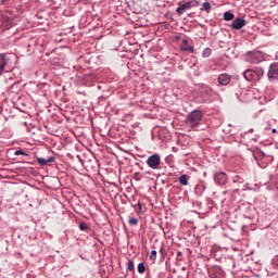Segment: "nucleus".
Listing matches in <instances>:
<instances>
[{
	"mask_svg": "<svg viewBox=\"0 0 278 278\" xmlns=\"http://www.w3.org/2000/svg\"><path fill=\"white\" fill-rule=\"evenodd\" d=\"M203 118V111L194 110L192 111L186 118V125L190 127V129H194V127H199L201 125V121Z\"/></svg>",
	"mask_w": 278,
	"mask_h": 278,
	"instance_id": "obj_1",
	"label": "nucleus"
},
{
	"mask_svg": "<svg viewBox=\"0 0 278 278\" xmlns=\"http://www.w3.org/2000/svg\"><path fill=\"white\" fill-rule=\"evenodd\" d=\"M162 164V156L160 154L155 153L148 157L147 165L149 168H152V170L160 169V165Z\"/></svg>",
	"mask_w": 278,
	"mask_h": 278,
	"instance_id": "obj_2",
	"label": "nucleus"
},
{
	"mask_svg": "<svg viewBox=\"0 0 278 278\" xmlns=\"http://www.w3.org/2000/svg\"><path fill=\"white\" fill-rule=\"evenodd\" d=\"M14 25L12 22V18L3 15L0 13V36L3 34V31H7V29H10Z\"/></svg>",
	"mask_w": 278,
	"mask_h": 278,
	"instance_id": "obj_3",
	"label": "nucleus"
},
{
	"mask_svg": "<svg viewBox=\"0 0 278 278\" xmlns=\"http://www.w3.org/2000/svg\"><path fill=\"white\" fill-rule=\"evenodd\" d=\"M9 65H10V56L5 53H0V77L4 73H8Z\"/></svg>",
	"mask_w": 278,
	"mask_h": 278,
	"instance_id": "obj_4",
	"label": "nucleus"
},
{
	"mask_svg": "<svg viewBox=\"0 0 278 278\" xmlns=\"http://www.w3.org/2000/svg\"><path fill=\"white\" fill-rule=\"evenodd\" d=\"M267 77L270 81H278V63H271L267 73Z\"/></svg>",
	"mask_w": 278,
	"mask_h": 278,
	"instance_id": "obj_5",
	"label": "nucleus"
},
{
	"mask_svg": "<svg viewBox=\"0 0 278 278\" xmlns=\"http://www.w3.org/2000/svg\"><path fill=\"white\" fill-rule=\"evenodd\" d=\"M214 181L218 186H225V184H227V174L224 172H216L214 174Z\"/></svg>",
	"mask_w": 278,
	"mask_h": 278,
	"instance_id": "obj_6",
	"label": "nucleus"
},
{
	"mask_svg": "<svg viewBox=\"0 0 278 278\" xmlns=\"http://www.w3.org/2000/svg\"><path fill=\"white\" fill-rule=\"evenodd\" d=\"M244 25H247V21L243 17H237L232 21L230 27L231 29H242V27H244Z\"/></svg>",
	"mask_w": 278,
	"mask_h": 278,
	"instance_id": "obj_7",
	"label": "nucleus"
},
{
	"mask_svg": "<svg viewBox=\"0 0 278 278\" xmlns=\"http://www.w3.org/2000/svg\"><path fill=\"white\" fill-rule=\"evenodd\" d=\"M217 79L220 86H229L231 81V75L224 73V74H220Z\"/></svg>",
	"mask_w": 278,
	"mask_h": 278,
	"instance_id": "obj_8",
	"label": "nucleus"
},
{
	"mask_svg": "<svg viewBox=\"0 0 278 278\" xmlns=\"http://www.w3.org/2000/svg\"><path fill=\"white\" fill-rule=\"evenodd\" d=\"M243 77H244V79H247V81H253V80L257 79V72H255L253 70H245L243 72Z\"/></svg>",
	"mask_w": 278,
	"mask_h": 278,
	"instance_id": "obj_9",
	"label": "nucleus"
},
{
	"mask_svg": "<svg viewBox=\"0 0 278 278\" xmlns=\"http://www.w3.org/2000/svg\"><path fill=\"white\" fill-rule=\"evenodd\" d=\"M190 41L188 39H182V43L180 45V51H185L187 53H194V47L189 45Z\"/></svg>",
	"mask_w": 278,
	"mask_h": 278,
	"instance_id": "obj_10",
	"label": "nucleus"
},
{
	"mask_svg": "<svg viewBox=\"0 0 278 278\" xmlns=\"http://www.w3.org/2000/svg\"><path fill=\"white\" fill-rule=\"evenodd\" d=\"M39 166H48L49 164L55 162V156H50L48 159H45V157H36Z\"/></svg>",
	"mask_w": 278,
	"mask_h": 278,
	"instance_id": "obj_11",
	"label": "nucleus"
},
{
	"mask_svg": "<svg viewBox=\"0 0 278 278\" xmlns=\"http://www.w3.org/2000/svg\"><path fill=\"white\" fill-rule=\"evenodd\" d=\"M251 63L252 64H260V62H262V54H260V52H252L251 55Z\"/></svg>",
	"mask_w": 278,
	"mask_h": 278,
	"instance_id": "obj_12",
	"label": "nucleus"
},
{
	"mask_svg": "<svg viewBox=\"0 0 278 278\" xmlns=\"http://www.w3.org/2000/svg\"><path fill=\"white\" fill-rule=\"evenodd\" d=\"M186 10H190V2L189 1L179 5L176 9V12H177V14H179L181 16V14H184V12H186Z\"/></svg>",
	"mask_w": 278,
	"mask_h": 278,
	"instance_id": "obj_13",
	"label": "nucleus"
},
{
	"mask_svg": "<svg viewBox=\"0 0 278 278\" xmlns=\"http://www.w3.org/2000/svg\"><path fill=\"white\" fill-rule=\"evenodd\" d=\"M180 186H188V175L184 174L178 178Z\"/></svg>",
	"mask_w": 278,
	"mask_h": 278,
	"instance_id": "obj_14",
	"label": "nucleus"
},
{
	"mask_svg": "<svg viewBox=\"0 0 278 278\" xmlns=\"http://www.w3.org/2000/svg\"><path fill=\"white\" fill-rule=\"evenodd\" d=\"M233 18H235V15L230 11H226L224 13V21H233Z\"/></svg>",
	"mask_w": 278,
	"mask_h": 278,
	"instance_id": "obj_15",
	"label": "nucleus"
},
{
	"mask_svg": "<svg viewBox=\"0 0 278 278\" xmlns=\"http://www.w3.org/2000/svg\"><path fill=\"white\" fill-rule=\"evenodd\" d=\"M203 10H205L206 14H210V12H212V4L210 2H204L201 11Z\"/></svg>",
	"mask_w": 278,
	"mask_h": 278,
	"instance_id": "obj_16",
	"label": "nucleus"
},
{
	"mask_svg": "<svg viewBox=\"0 0 278 278\" xmlns=\"http://www.w3.org/2000/svg\"><path fill=\"white\" fill-rule=\"evenodd\" d=\"M137 270H138L139 275H142L147 270V266H144V264L141 262L138 264Z\"/></svg>",
	"mask_w": 278,
	"mask_h": 278,
	"instance_id": "obj_17",
	"label": "nucleus"
},
{
	"mask_svg": "<svg viewBox=\"0 0 278 278\" xmlns=\"http://www.w3.org/2000/svg\"><path fill=\"white\" fill-rule=\"evenodd\" d=\"M212 55V49L205 48L202 52V58H210Z\"/></svg>",
	"mask_w": 278,
	"mask_h": 278,
	"instance_id": "obj_18",
	"label": "nucleus"
},
{
	"mask_svg": "<svg viewBox=\"0 0 278 278\" xmlns=\"http://www.w3.org/2000/svg\"><path fill=\"white\" fill-rule=\"evenodd\" d=\"M79 229H80V231H88L90 229V227H88V224H86V223H80Z\"/></svg>",
	"mask_w": 278,
	"mask_h": 278,
	"instance_id": "obj_19",
	"label": "nucleus"
},
{
	"mask_svg": "<svg viewBox=\"0 0 278 278\" xmlns=\"http://www.w3.org/2000/svg\"><path fill=\"white\" fill-rule=\"evenodd\" d=\"M150 260H151V262H155V260H157V251H155V250L151 251Z\"/></svg>",
	"mask_w": 278,
	"mask_h": 278,
	"instance_id": "obj_20",
	"label": "nucleus"
},
{
	"mask_svg": "<svg viewBox=\"0 0 278 278\" xmlns=\"http://www.w3.org/2000/svg\"><path fill=\"white\" fill-rule=\"evenodd\" d=\"M189 8H199V0H191L189 1Z\"/></svg>",
	"mask_w": 278,
	"mask_h": 278,
	"instance_id": "obj_21",
	"label": "nucleus"
},
{
	"mask_svg": "<svg viewBox=\"0 0 278 278\" xmlns=\"http://www.w3.org/2000/svg\"><path fill=\"white\" fill-rule=\"evenodd\" d=\"M14 155H24V157H28L29 156V154H27V152H25L23 150L15 151Z\"/></svg>",
	"mask_w": 278,
	"mask_h": 278,
	"instance_id": "obj_22",
	"label": "nucleus"
},
{
	"mask_svg": "<svg viewBox=\"0 0 278 278\" xmlns=\"http://www.w3.org/2000/svg\"><path fill=\"white\" fill-rule=\"evenodd\" d=\"M128 223H129V225L136 226V225H138V218H136V217H130L129 220H128Z\"/></svg>",
	"mask_w": 278,
	"mask_h": 278,
	"instance_id": "obj_23",
	"label": "nucleus"
},
{
	"mask_svg": "<svg viewBox=\"0 0 278 278\" xmlns=\"http://www.w3.org/2000/svg\"><path fill=\"white\" fill-rule=\"evenodd\" d=\"M128 270H130V273L135 270L134 261L131 260L128 261Z\"/></svg>",
	"mask_w": 278,
	"mask_h": 278,
	"instance_id": "obj_24",
	"label": "nucleus"
},
{
	"mask_svg": "<svg viewBox=\"0 0 278 278\" xmlns=\"http://www.w3.org/2000/svg\"><path fill=\"white\" fill-rule=\"evenodd\" d=\"M271 264H273L274 268H278V255L275 256V257L271 260Z\"/></svg>",
	"mask_w": 278,
	"mask_h": 278,
	"instance_id": "obj_25",
	"label": "nucleus"
},
{
	"mask_svg": "<svg viewBox=\"0 0 278 278\" xmlns=\"http://www.w3.org/2000/svg\"><path fill=\"white\" fill-rule=\"evenodd\" d=\"M137 207H138L139 212H142V204L140 202L137 203Z\"/></svg>",
	"mask_w": 278,
	"mask_h": 278,
	"instance_id": "obj_26",
	"label": "nucleus"
},
{
	"mask_svg": "<svg viewBox=\"0 0 278 278\" xmlns=\"http://www.w3.org/2000/svg\"><path fill=\"white\" fill-rule=\"evenodd\" d=\"M271 134H277V129L273 128Z\"/></svg>",
	"mask_w": 278,
	"mask_h": 278,
	"instance_id": "obj_27",
	"label": "nucleus"
},
{
	"mask_svg": "<svg viewBox=\"0 0 278 278\" xmlns=\"http://www.w3.org/2000/svg\"><path fill=\"white\" fill-rule=\"evenodd\" d=\"M160 253H162V255H164V248H161Z\"/></svg>",
	"mask_w": 278,
	"mask_h": 278,
	"instance_id": "obj_28",
	"label": "nucleus"
},
{
	"mask_svg": "<svg viewBox=\"0 0 278 278\" xmlns=\"http://www.w3.org/2000/svg\"><path fill=\"white\" fill-rule=\"evenodd\" d=\"M177 256H178V257L181 256V252H178V253H177Z\"/></svg>",
	"mask_w": 278,
	"mask_h": 278,
	"instance_id": "obj_29",
	"label": "nucleus"
},
{
	"mask_svg": "<svg viewBox=\"0 0 278 278\" xmlns=\"http://www.w3.org/2000/svg\"><path fill=\"white\" fill-rule=\"evenodd\" d=\"M14 86H16V84H13V85L11 86V88H14Z\"/></svg>",
	"mask_w": 278,
	"mask_h": 278,
	"instance_id": "obj_30",
	"label": "nucleus"
},
{
	"mask_svg": "<svg viewBox=\"0 0 278 278\" xmlns=\"http://www.w3.org/2000/svg\"><path fill=\"white\" fill-rule=\"evenodd\" d=\"M136 166H140V163H136Z\"/></svg>",
	"mask_w": 278,
	"mask_h": 278,
	"instance_id": "obj_31",
	"label": "nucleus"
},
{
	"mask_svg": "<svg viewBox=\"0 0 278 278\" xmlns=\"http://www.w3.org/2000/svg\"><path fill=\"white\" fill-rule=\"evenodd\" d=\"M173 151H176L175 148H173Z\"/></svg>",
	"mask_w": 278,
	"mask_h": 278,
	"instance_id": "obj_32",
	"label": "nucleus"
}]
</instances>
